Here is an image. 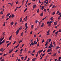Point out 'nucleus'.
Here are the masks:
<instances>
[{
    "instance_id": "50",
    "label": "nucleus",
    "mask_w": 61,
    "mask_h": 61,
    "mask_svg": "<svg viewBox=\"0 0 61 61\" xmlns=\"http://www.w3.org/2000/svg\"><path fill=\"white\" fill-rule=\"evenodd\" d=\"M19 44H18L16 46V48H17V47H18V46H19Z\"/></svg>"
},
{
    "instance_id": "54",
    "label": "nucleus",
    "mask_w": 61,
    "mask_h": 61,
    "mask_svg": "<svg viewBox=\"0 0 61 61\" xmlns=\"http://www.w3.org/2000/svg\"><path fill=\"white\" fill-rule=\"evenodd\" d=\"M44 39L43 40V41H41L42 43H44Z\"/></svg>"
},
{
    "instance_id": "11",
    "label": "nucleus",
    "mask_w": 61,
    "mask_h": 61,
    "mask_svg": "<svg viewBox=\"0 0 61 61\" xmlns=\"http://www.w3.org/2000/svg\"><path fill=\"white\" fill-rule=\"evenodd\" d=\"M56 53H54L52 56H53V57L55 56H56Z\"/></svg>"
},
{
    "instance_id": "56",
    "label": "nucleus",
    "mask_w": 61,
    "mask_h": 61,
    "mask_svg": "<svg viewBox=\"0 0 61 61\" xmlns=\"http://www.w3.org/2000/svg\"><path fill=\"white\" fill-rule=\"evenodd\" d=\"M6 43H7V44H8V43H9V41H6Z\"/></svg>"
},
{
    "instance_id": "37",
    "label": "nucleus",
    "mask_w": 61,
    "mask_h": 61,
    "mask_svg": "<svg viewBox=\"0 0 61 61\" xmlns=\"http://www.w3.org/2000/svg\"><path fill=\"white\" fill-rule=\"evenodd\" d=\"M3 48H2L0 49V51H1L3 50Z\"/></svg>"
},
{
    "instance_id": "5",
    "label": "nucleus",
    "mask_w": 61,
    "mask_h": 61,
    "mask_svg": "<svg viewBox=\"0 0 61 61\" xmlns=\"http://www.w3.org/2000/svg\"><path fill=\"white\" fill-rule=\"evenodd\" d=\"M52 51V50L50 49H49L47 50V52H50Z\"/></svg>"
},
{
    "instance_id": "16",
    "label": "nucleus",
    "mask_w": 61,
    "mask_h": 61,
    "mask_svg": "<svg viewBox=\"0 0 61 61\" xmlns=\"http://www.w3.org/2000/svg\"><path fill=\"white\" fill-rule=\"evenodd\" d=\"M18 7H17L15 8V10H14V11L15 12V11H16V10H17V9L18 8Z\"/></svg>"
},
{
    "instance_id": "64",
    "label": "nucleus",
    "mask_w": 61,
    "mask_h": 61,
    "mask_svg": "<svg viewBox=\"0 0 61 61\" xmlns=\"http://www.w3.org/2000/svg\"><path fill=\"white\" fill-rule=\"evenodd\" d=\"M34 37H36V35H34Z\"/></svg>"
},
{
    "instance_id": "58",
    "label": "nucleus",
    "mask_w": 61,
    "mask_h": 61,
    "mask_svg": "<svg viewBox=\"0 0 61 61\" xmlns=\"http://www.w3.org/2000/svg\"><path fill=\"white\" fill-rule=\"evenodd\" d=\"M40 15H43V13H42Z\"/></svg>"
},
{
    "instance_id": "12",
    "label": "nucleus",
    "mask_w": 61,
    "mask_h": 61,
    "mask_svg": "<svg viewBox=\"0 0 61 61\" xmlns=\"http://www.w3.org/2000/svg\"><path fill=\"white\" fill-rule=\"evenodd\" d=\"M13 51V49H12L11 50V51H9V53H11L12 51Z\"/></svg>"
},
{
    "instance_id": "9",
    "label": "nucleus",
    "mask_w": 61,
    "mask_h": 61,
    "mask_svg": "<svg viewBox=\"0 0 61 61\" xmlns=\"http://www.w3.org/2000/svg\"><path fill=\"white\" fill-rule=\"evenodd\" d=\"M12 35H11V36H10L9 38V40H11V38H12Z\"/></svg>"
},
{
    "instance_id": "33",
    "label": "nucleus",
    "mask_w": 61,
    "mask_h": 61,
    "mask_svg": "<svg viewBox=\"0 0 61 61\" xmlns=\"http://www.w3.org/2000/svg\"><path fill=\"white\" fill-rule=\"evenodd\" d=\"M48 48H50L51 49H52V47L51 46H50L48 47Z\"/></svg>"
},
{
    "instance_id": "45",
    "label": "nucleus",
    "mask_w": 61,
    "mask_h": 61,
    "mask_svg": "<svg viewBox=\"0 0 61 61\" xmlns=\"http://www.w3.org/2000/svg\"><path fill=\"white\" fill-rule=\"evenodd\" d=\"M39 42H38V44L37 45V46H39Z\"/></svg>"
},
{
    "instance_id": "42",
    "label": "nucleus",
    "mask_w": 61,
    "mask_h": 61,
    "mask_svg": "<svg viewBox=\"0 0 61 61\" xmlns=\"http://www.w3.org/2000/svg\"><path fill=\"white\" fill-rule=\"evenodd\" d=\"M45 53L43 54L42 55V57H43V56H45Z\"/></svg>"
},
{
    "instance_id": "44",
    "label": "nucleus",
    "mask_w": 61,
    "mask_h": 61,
    "mask_svg": "<svg viewBox=\"0 0 61 61\" xmlns=\"http://www.w3.org/2000/svg\"><path fill=\"white\" fill-rule=\"evenodd\" d=\"M15 43H16V41H15L13 44V45H15Z\"/></svg>"
},
{
    "instance_id": "7",
    "label": "nucleus",
    "mask_w": 61,
    "mask_h": 61,
    "mask_svg": "<svg viewBox=\"0 0 61 61\" xmlns=\"http://www.w3.org/2000/svg\"><path fill=\"white\" fill-rule=\"evenodd\" d=\"M50 46L51 47H54V46H52V42H51V43Z\"/></svg>"
},
{
    "instance_id": "15",
    "label": "nucleus",
    "mask_w": 61,
    "mask_h": 61,
    "mask_svg": "<svg viewBox=\"0 0 61 61\" xmlns=\"http://www.w3.org/2000/svg\"><path fill=\"white\" fill-rule=\"evenodd\" d=\"M58 32L59 31H58L55 32V34L56 35H57V34L58 33Z\"/></svg>"
},
{
    "instance_id": "32",
    "label": "nucleus",
    "mask_w": 61,
    "mask_h": 61,
    "mask_svg": "<svg viewBox=\"0 0 61 61\" xmlns=\"http://www.w3.org/2000/svg\"><path fill=\"white\" fill-rule=\"evenodd\" d=\"M21 59H22V60H24V57H21Z\"/></svg>"
},
{
    "instance_id": "61",
    "label": "nucleus",
    "mask_w": 61,
    "mask_h": 61,
    "mask_svg": "<svg viewBox=\"0 0 61 61\" xmlns=\"http://www.w3.org/2000/svg\"><path fill=\"white\" fill-rule=\"evenodd\" d=\"M32 61H35V60L34 59H32Z\"/></svg>"
},
{
    "instance_id": "46",
    "label": "nucleus",
    "mask_w": 61,
    "mask_h": 61,
    "mask_svg": "<svg viewBox=\"0 0 61 61\" xmlns=\"http://www.w3.org/2000/svg\"><path fill=\"white\" fill-rule=\"evenodd\" d=\"M5 17V16L4 15H3L2 16V19H3Z\"/></svg>"
},
{
    "instance_id": "48",
    "label": "nucleus",
    "mask_w": 61,
    "mask_h": 61,
    "mask_svg": "<svg viewBox=\"0 0 61 61\" xmlns=\"http://www.w3.org/2000/svg\"><path fill=\"white\" fill-rule=\"evenodd\" d=\"M47 6V4H44V7H46V6Z\"/></svg>"
},
{
    "instance_id": "38",
    "label": "nucleus",
    "mask_w": 61,
    "mask_h": 61,
    "mask_svg": "<svg viewBox=\"0 0 61 61\" xmlns=\"http://www.w3.org/2000/svg\"><path fill=\"white\" fill-rule=\"evenodd\" d=\"M42 22V21H41L39 23V25H40V24H41V22Z\"/></svg>"
},
{
    "instance_id": "17",
    "label": "nucleus",
    "mask_w": 61,
    "mask_h": 61,
    "mask_svg": "<svg viewBox=\"0 0 61 61\" xmlns=\"http://www.w3.org/2000/svg\"><path fill=\"white\" fill-rule=\"evenodd\" d=\"M21 36H24V33L22 32L21 33Z\"/></svg>"
},
{
    "instance_id": "43",
    "label": "nucleus",
    "mask_w": 61,
    "mask_h": 61,
    "mask_svg": "<svg viewBox=\"0 0 61 61\" xmlns=\"http://www.w3.org/2000/svg\"><path fill=\"white\" fill-rule=\"evenodd\" d=\"M44 11L45 12H46V9H44Z\"/></svg>"
},
{
    "instance_id": "60",
    "label": "nucleus",
    "mask_w": 61,
    "mask_h": 61,
    "mask_svg": "<svg viewBox=\"0 0 61 61\" xmlns=\"http://www.w3.org/2000/svg\"><path fill=\"white\" fill-rule=\"evenodd\" d=\"M22 42V41L21 40V41H20L19 42V43H20Z\"/></svg>"
},
{
    "instance_id": "23",
    "label": "nucleus",
    "mask_w": 61,
    "mask_h": 61,
    "mask_svg": "<svg viewBox=\"0 0 61 61\" xmlns=\"http://www.w3.org/2000/svg\"><path fill=\"white\" fill-rule=\"evenodd\" d=\"M59 13V11L58 10L56 14L57 15H58V14Z\"/></svg>"
},
{
    "instance_id": "30",
    "label": "nucleus",
    "mask_w": 61,
    "mask_h": 61,
    "mask_svg": "<svg viewBox=\"0 0 61 61\" xmlns=\"http://www.w3.org/2000/svg\"><path fill=\"white\" fill-rule=\"evenodd\" d=\"M7 55V54L6 53L3 55V56H6Z\"/></svg>"
},
{
    "instance_id": "25",
    "label": "nucleus",
    "mask_w": 61,
    "mask_h": 61,
    "mask_svg": "<svg viewBox=\"0 0 61 61\" xmlns=\"http://www.w3.org/2000/svg\"><path fill=\"white\" fill-rule=\"evenodd\" d=\"M46 17H45L44 18L42 19V20H44L45 19H46Z\"/></svg>"
},
{
    "instance_id": "19",
    "label": "nucleus",
    "mask_w": 61,
    "mask_h": 61,
    "mask_svg": "<svg viewBox=\"0 0 61 61\" xmlns=\"http://www.w3.org/2000/svg\"><path fill=\"white\" fill-rule=\"evenodd\" d=\"M42 6V7L41 8V10H43V9H44V6Z\"/></svg>"
},
{
    "instance_id": "28",
    "label": "nucleus",
    "mask_w": 61,
    "mask_h": 61,
    "mask_svg": "<svg viewBox=\"0 0 61 61\" xmlns=\"http://www.w3.org/2000/svg\"><path fill=\"white\" fill-rule=\"evenodd\" d=\"M27 16H26V17H25L24 19V20H25V19H27Z\"/></svg>"
},
{
    "instance_id": "18",
    "label": "nucleus",
    "mask_w": 61,
    "mask_h": 61,
    "mask_svg": "<svg viewBox=\"0 0 61 61\" xmlns=\"http://www.w3.org/2000/svg\"><path fill=\"white\" fill-rule=\"evenodd\" d=\"M53 44L54 45V46H56V44L55 43V42L53 41Z\"/></svg>"
},
{
    "instance_id": "24",
    "label": "nucleus",
    "mask_w": 61,
    "mask_h": 61,
    "mask_svg": "<svg viewBox=\"0 0 61 61\" xmlns=\"http://www.w3.org/2000/svg\"><path fill=\"white\" fill-rule=\"evenodd\" d=\"M39 2L40 4H41L42 2H41V0H39Z\"/></svg>"
},
{
    "instance_id": "21",
    "label": "nucleus",
    "mask_w": 61,
    "mask_h": 61,
    "mask_svg": "<svg viewBox=\"0 0 61 61\" xmlns=\"http://www.w3.org/2000/svg\"><path fill=\"white\" fill-rule=\"evenodd\" d=\"M50 19L51 20H53L54 19V18L52 17Z\"/></svg>"
},
{
    "instance_id": "13",
    "label": "nucleus",
    "mask_w": 61,
    "mask_h": 61,
    "mask_svg": "<svg viewBox=\"0 0 61 61\" xmlns=\"http://www.w3.org/2000/svg\"><path fill=\"white\" fill-rule=\"evenodd\" d=\"M44 26V23H43L41 25V27H43Z\"/></svg>"
},
{
    "instance_id": "4",
    "label": "nucleus",
    "mask_w": 61,
    "mask_h": 61,
    "mask_svg": "<svg viewBox=\"0 0 61 61\" xmlns=\"http://www.w3.org/2000/svg\"><path fill=\"white\" fill-rule=\"evenodd\" d=\"M36 8V5H33V10H34V9H34V8Z\"/></svg>"
},
{
    "instance_id": "41",
    "label": "nucleus",
    "mask_w": 61,
    "mask_h": 61,
    "mask_svg": "<svg viewBox=\"0 0 61 61\" xmlns=\"http://www.w3.org/2000/svg\"><path fill=\"white\" fill-rule=\"evenodd\" d=\"M58 48H60V47L59 46H57L56 47V49H58Z\"/></svg>"
},
{
    "instance_id": "34",
    "label": "nucleus",
    "mask_w": 61,
    "mask_h": 61,
    "mask_svg": "<svg viewBox=\"0 0 61 61\" xmlns=\"http://www.w3.org/2000/svg\"><path fill=\"white\" fill-rule=\"evenodd\" d=\"M3 40V39H1L0 38V42H1Z\"/></svg>"
},
{
    "instance_id": "40",
    "label": "nucleus",
    "mask_w": 61,
    "mask_h": 61,
    "mask_svg": "<svg viewBox=\"0 0 61 61\" xmlns=\"http://www.w3.org/2000/svg\"><path fill=\"white\" fill-rule=\"evenodd\" d=\"M10 15V13H8L6 15Z\"/></svg>"
},
{
    "instance_id": "52",
    "label": "nucleus",
    "mask_w": 61,
    "mask_h": 61,
    "mask_svg": "<svg viewBox=\"0 0 61 61\" xmlns=\"http://www.w3.org/2000/svg\"><path fill=\"white\" fill-rule=\"evenodd\" d=\"M9 44H8L7 45V47H8V46H9Z\"/></svg>"
},
{
    "instance_id": "51",
    "label": "nucleus",
    "mask_w": 61,
    "mask_h": 61,
    "mask_svg": "<svg viewBox=\"0 0 61 61\" xmlns=\"http://www.w3.org/2000/svg\"><path fill=\"white\" fill-rule=\"evenodd\" d=\"M30 61V58H28V60H27V61Z\"/></svg>"
},
{
    "instance_id": "49",
    "label": "nucleus",
    "mask_w": 61,
    "mask_h": 61,
    "mask_svg": "<svg viewBox=\"0 0 61 61\" xmlns=\"http://www.w3.org/2000/svg\"><path fill=\"white\" fill-rule=\"evenodd\" d=\"M52 5H53V4H51V5H50V6H49V7H51V6H52Z\"/></svg>"
},
{
    "instance_id": "47",
    "label": "nucleus",
    "mask_w": 61,
    "mask_h": 61,
    "mask_svg": "<svg viewBox=\"0 0 61 61\" xmlns=\"http://www.w3.org/2000/svg\"><path fill=\"white\" fill-rule=\"evenodd\" d=\"M48 54L49 55H51V54H52V53H51V52H49V53H48Z\"/></svg>"
},
{
    "instance_id": "36",
    "label": "nucleus",
    "mask_w": 61,
    "mask_h": 61,
    "mask_svg": "<svg viewBox=\"0 0 61 61\" xmlns=\"http://www.w3.org/2000/svg\"><path fill=\"white\" fill-rule=\"evenodd\" d=\"M5 32H4L3 33V36H4L5 35Z\"/></svg>"
},
{
    "instance_id": "53",
    "label": "nucleus",
    "mask_w": 61,
    "mask_h": 61,
    "mask_svg": "<svg viewBox=\"0 0 61 61\" xmlns=\"http://www.w3.org/2000/svg\"><path fill=\"white\" fill-rule=\"evenodd\" d=\"M18 3V1H17L16 3V5H17Z\"/></svg>"
},
{
    "instance_id": "55",
    "label": "nucleus",
    "mask_w": 61,
    "mask_h": 61,
    "mask_svg": "<svg viewBox=\"0 0 61 61\" xmlns=\"http://www.w3.org/2000/svg\"><path fill=\"white\" fill-rule=\"evenodd\" d=\"M38 41H39V40H38V38H37V41L38 42Z\"/></svg>"
},
{
    "instance_id": "29",
    "label": "nucleus",
    "mask_w": 61,
    "mask_h": 61,
    "mask_svg": "<svg viewBox=\"0 0 61 61\" xmlns=\"http://www.w3.org/2000/svg\"><path fill=\"white\" fill-rule=\"evenodd\" d=\"M35 51H36V50H34L32 52V53H35Z\"/></svg>"
},
{
    "instance_id": "27",
    "label": "nucleus",
    "mask_w": 61,
    "mask_h": 61,
    "mask_svg": "<svg viewBox=\"0 0 61 61\" xmlns=\"http://www.w3.org/2000/svg\"><path fill=\"white\" fill-rule=\"evenodd\" d=\"M55 14V12L54 11L52 13V15H54Z\"/></svg>"
},
{
    "instance_id": "62",
    "label": "nucleus",
    "mask_w": 61,
    "mask_h": 61,
    "mask_svg": "<svg viewBox=\"0 0 61 61\" xmlns=\"http://www.w3.org/2000/svg\"><path fill=\"white\" fill-rule=\"evenodd\" d=\"M55 32H56V30H54L53 31V33H55Z\"/></svg>"
},
{
    "instance_id": "22",
    "label": "nucleus",
    "mask_w": 61,
    "mask_h": 61,
    "mask_svg": "<svg viewBox=\"0 0 61 61\" xmlns=\"http://www.w3.org/2000/svg\"><path fill=\"white\" fill-rule=\"evenodd\" d=\"M39 53V51H38L36 54V57H37L38 56V53Z\"/></svg>"
},
{
    "instance_id": "1",
    "label": "nucleus",
    "mask_w": 61,
    "mask_h": 61,
    "mask_svg": "<svg viewBox=\"0 0 61 61\" xmlns=\"http://www.w3.org/2000/svg\"><path fill=\"white\" fill-rule=\"evenodd\" d=\"M21 29H22V28L21 27L19 29H18L17 30L16 32V33L17 35H18V33H19V30H21Z\"/></svg>"
},
{
    "instance_id": "3",
    "label": "nucleus",
    "mask_w": 61,
    "mask_h": 61,
    "mask_svg": "<svg viewBox=\"0 0 61 61\" xmlns=\"http://www.w3.org/2000/svg\"><path fill=\"white\" fill-rule=\"evenodd\" d=\"M25 30L26 31L27 30L26 29L28 28V26H27V23H26L25 24Z\"/></svg>"
},
{
    "instance_id": "8",
    "label": "nucleus",
    "mask_w": 61,
    "mask_h": 61,
    "mask_svg": "<svg viewBox=\"0 0 61 61\" xmlns=\"http://www.w3.org/2000/svg\"><path fill=\"white\" fill-rule=\"evenodd\" d=\"M43 50H44L43 49L42 50H40L39 51V54H40L41 53V52H42V51H43Z\"/></svg>"
},
{
    "instance_id": "35",
    "label": "nucleus",
    "mask_w": 61,
    "mask_h": 61,
    "mask_svg": "<svg viewBox=\"0 0 61 61\" xmlns=\"http://www.w3.org/2000/svg\"><path fill=\"white\" fill-rule=\"evenodd\" d=\"M47 44H48V42H46L45 45V46H47Z\"/></svg>"
},
{
    "instance_id": "31",
    "label": "nucleus",
    "mask_w": 61,
    "mask_h": 61,
    "mask_svg": "<svg viewBox=\"0 0 61 61\" xmlns=\"http://www.w3.org/2000/svg\"><path fill=\"white\" fill-rule=\"evenodd\" d=\"M31 4V3H29L27 5H28V6H29V5H30Z\"/></svg>"
},
{
    "instance_id": "10",
    "label": "nucleus",
    "mask_w": 61,
    "mask_h": 61,
    "mask_svg": "<svg viewBox=\"0 0 61 61\" xmlns=\"http://www.w3.org/2000/svg\"><path fill=\"white\" fill-rule=\"evenodd\" d=\"M55 7H56V6L55 5H54L53 6L52 8L53 9V8H55Z\"/></svg>"
},
{
    "instance_id": "59",
    "label": "nucleus",
    "mask_w": 61,
    "mask_h": 61,
    "mask_svg": "<svg viewBox=\"0 0 61 61\" xmlns=\"http://www.w3.org/2000/svg\"><path fill=\"white\" fill-rule=\"evenodd\" d=\"M59 32H61V29H60L59 31Z\"/></svg>"
},
{
    "instance_id": "2",
    "label": "nucleus",
    "mask_w": 61,
    "mask_h": 61,
    "mask_svg": "<svg viewBox=\"0 0 61 61\" xmlns=\"http://www.w3.org/2000/svg\"><path fill=\"white\" fill-rule=\"evenodd\" d=\"M36 42V41H35L33 43L32 42L30 44V46H32H32H33V45L34 46V45H35V44Z\"/></svg>"
},
{
    "instance_id": "39",
    "label": "nucleus",
    "mask_w": 61,
    "mask_h": 61,
    "mask_svg": "<svg viewBox=\"0 0 61 61\" xmlns=\"http://www.w3.org/2000/svg\"><path fill=\"white\" fill-rule=\"evenodd\" d=\"M10 24H11L12 25H13L14 24V22H12Z\"/></svg>"
},
{
    "instance_id": "57",
    "label": "nucleus",
    "mask_w": 61,
    "mask_h": 61,
    "mask_svg": "<svg viewBox=\"0 0 61 61\" xmlns=\"http://www.w3.org/2000/svg\"><path fill=\"white\" fill-rule=\"evenodd\" d=\"M23 49H21L20 50V51L21 52V51H23Z\"/></svg>"
},
{
    "instance_id": "20",
    "label": "nucleus",
    "mask_w": 61,
    "mask_h": 61,
    "mask_svg": "<svg viewBox=\"0 0 61 61\" xmlns=\"http://www.w3.org/2000/svg\"><path fill=\"white\" fill-rule=\"evenodd\" d=\"M54 24L55 25H57V23H56V22H55L54 23Z\"/></svg>"
},
{
    "instance_id": "14",
    "label": "nucleus",
    "mask_w": 61,
    "mask_h": 61,
    "mask_svg": "<svg viewBox=\"0 0 61 61\" xmlns=\"http://www.w3.org/2000/svg\"><path fill=\"white\" fill-rule=\"evenodd\" d=\"M27 58V56H26L25 57V58L24 59V61H25L26 60Z\"/></svg>"
},
{
    "instance_id": "6",
    "label": "nucleus",
    "mask_w": 61,
    "mask_h": 61,
    "mask_svg": "<svg viewBox=\"0 0 61 61\" xmlns=\"http://www.w3.org/2000/svg\"><path fill=\"white\" fill-rule=\"evenodd\" d=\"M53 22V21H48L47 22V24H49V23L50 24H51Z\"/></svg>"
},
{
    "instance_id": "63",
    "label": "nucleus",
    "mask_w": 61,
    "mask_h": 61,
    "mask_svg": "<svg viewBox=\"0 0 61 61\" xmlns=\"http://www.w3.org/2000/svg\"><path fill=\"white\" fill-rule=\"evenodd\" d=\"M30 41H31V42H33V40L32 39L31 40H30Z\"/></svg>"
},
{
    "instance_id": "26",
    "label": "nucleus",
    "mask_w": 61,
    "mask_h": 61,
    "mask_svg": "<svg viewBox=\"0 0 61 61\" xmlns=\"http://www.w3.org/2000/svg\"><path fill=\"white\" fill-rule=\"evenodd\" d=\"M34 27V25H32L31 26V28H32L33 27Z\"/></svg>"
}]
</instances>
